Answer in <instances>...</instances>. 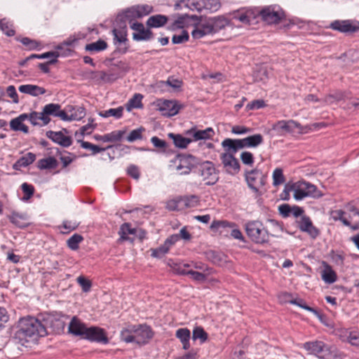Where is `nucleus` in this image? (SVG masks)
<instances>
[{
    "label": "nucleus",
    "mask_w": 359,
    "mask_h": 359,
    "mask_svg": "<svg viewBox=\"0 0 359 359\" xmlns=\"http://www.w3.org/2000/svg\"><path fill=\"white\" fill-rule=\"evenodd\" d=\"M46 334V329L40 320L34 317L27 316L19 320L13 339L16 343L27 346V343L34 341Z\"/></svg>",
    "instance_id": "nucleus-1"
},
{
    "label": "nucleus",
    "mask_w": 359,
    "mask_h": 359,
    "mask_svg": "<svg viewBox=\"0 0 359 359\" xmlns=\"http://www.w3.org/2000/svg\"><path fill=\"white\" fill-rule=\"evenodd\" d=\"M271 224L274 230L269 233L262 222L250 221L245 224V231L248 236L255 243L264 244L269 242V236H278L283 231L282 226L275 220H271Z\"/></svg>",
    "instance_id": "nucleus-2"
},
{
    "label": "nucleus",
    "mask_w": 359,
    "mask_h": 359,
    "mask_svg": "<svg viewBox=\"0 0 359 359\" xmlns=\"http://www.w3.org/2000/svg\"><path fill=\"white\" fill-rule=\"evenodd\" d=\"M189 137H184L180 134L169 133V138L172 139L176 147L184 149L193 141L212 139L215 135V131L212 128L205 130L191 128L186 132Z\"/></svg>",
    "instance_id": "nucleus-3"
},
{
    "label": "nucleus",
    "mask_w": 359,
    "mask_h": 359,
    "mask_svg": "<svg viewBox=\"0 0 359 359\" xmlns=\"http://www.w3.org/2000/svg\"><path fill=\"white\" fill-rule=\"evenodd\" d=\"M304 348L319 358L330 359L337 356L334 348L322 341L306 342L304 344Z\"/></svg>",
    "instance_id": "nucleus-4"
},
{
    "label": "nucleus",
    "mask_w": 359,
    "mask_h": 359,
    "mask_svg": "<svg viewBox=\"0 0 359 359\" xmlns=\"http://www.w3.org/2000/svg\"><path fill=\"white\" fill-rule=\"evenodd\" d=\"M294 187V198L300 201L307 196L320 198L323 194L317 189V187L309 182L303 181L293 183Z\"/></svg>",
    "instance_id": "nucleus-5"
},
{
    "label": "nucleus",
    "mask_w": 359,
    "mask_h": 359,
    "mask_svg": "<svg viewBox=\"0 0 359 359\" xmlns=\"http://www.w3.org/2000/svg\"><path fill=\"white\" fill-rule=\"evenodd\" d=\"M199 175L206 185H214L219 180V174L214 164L205 161L198 168Z\"/></svg>",
    "instance_id": "nucleus-6"
},
{
    "label": "nucleus",
    "mask_w": 359,
    "mask_h": 359,
    "mask_svg": "<svg viewBox=\"0 0 359 359\" xmlns=\"http://www.w3.org/2000/svg\"><path fill=\"white\" fill-rule=\"evenodd\" d=\"M259 15L268 24H276L284 17V13L279 7L270 6L262 8Z\"/></svg>",
    "instance_id": "nucleus-7"
},
{
    "label": "nucleus",
    "mask_w": 359,
    "mask_h": 359,
    "mask_svg": "<svg viewBox=\"0 0 359 359\" xmlns=\"http://www.w3.org/2000/svg\"><path fill=\"white\" fill-rule=\"evenodd\" d=\"M176 169L180 175L189 174L191 169L197 163V159L192 155L183 156L180 155L176 159Z\"/></svg>",
    "instance_id": "nucleus-8"
},
{
    "label": "nucleus",
    "mask_w": 359,
    "mask_h": 359,
    "mask_svg": "<svg viewBox=\"0 0 359 359\" xmlns=\"http://www.w3.org/2000/svg\"><path fill=\"white\" fill-rule=\"evenodd\" d=\"M222 163L225 171L232 175H236L240 171V164L233 154L223 153L220 156Z\"/></svg>",
    "instance_id": "nucleus-9"
},
{
    "label": "nucleus",
    "mask_w": 359,
    "mask_h": 359,
    "mask_svg": "<svg viewBox=\"0 0 359 359\" xmlns=\"http://www.w3.org/2000/svg\"><path fill=\"white\" fill-rule=\"evenodd\" d=\"M135 331L134 333V342L138 344H145L154 336L151 327L147 325H133Z\"/></svg>",
    "instance_id": "nucleus-10"
},
{
    "label": "nucleus",
    "mask_w": 359,
    "mask_h": 359,
    "mask_svg": "<svg viewBox=\"0 0 359 359\" xmlns=\"http://www.w3.org/2000/svg\"><path fill=\"white\" fill-rule=\"evenodd\" d=\"M130 28L136 32L133 34V39L135 41H148L154 36L153 32L149 29H145L141 22H133Z\"/></svg>",
    "instance_id": "nucleus-11"
},
{
    "label": "nucleus",
    "mask_w": 359,
    "mask_h": 359,
    "mask_svg": "<svg viewBox=\"0 0 359 359\" xmlns=\"http://www.w3.org/2000/svg\"><path fill=\"white\" fill-rule=\"evenodd\" d=\"M245 180L248 182L249 187L254 191H258V184L261 186L264 184L263 182L262 173L260 170L255 168L250 171H245Z\"/></svg>",
    "instance_id": "nucleus-12"
},
{
    "label": "nucleus",
    "mask_w": 359,
    "mask_h": 359,
    "mask_svg": "<svg viewBox=\"0 0 359 359\" xmlns=\"http://www.w3.org/2000/svg\"><path fill=\"white\" fill-rule=\"evenodd\" d=\"M83 338L103 344H107L109 341L104 330L97 327H86Z\"/></svg>",
    "instance_id": "nucleus-13"
},
{
    "label": "nucleus",
    "mask_w": 359,
    "mask_h": 359,
    "mask_svg": "<svg viewBox=\"0 0 359 359\" xmlns=\"http://www.w3.org/2000/svg\"><path fill=\"white\" fill-rule=\"evenodd\" d=\"M330 27L343 33H353L359 29V22L353 23L349 20H335Z\"/></svg>",
    "instance_id": "nucleus-14"
},
{
    "label": "nucleus",
    "mask_w": 359,
    "mask_h": 359,
    "mask_svg": "<svg viewBox=\"0 0 359 359\" xmlns=\"http://www.w3.org/2000/svg\"><path fill=\"white\" fill-rule=\"evenodd\" d=\"M300 128L301 125L293 120L279 121L272 126V129L279 135H283L285 133H292L294 129Z\"/></svg>",
    "instance_id": "nucleus-15"
},
{
    "label": "nucleus",
    "mask_w": 359,
    "mask_h": 359,
    "mask_svg": "<svg viewBox=\"0 0 359 359\" xmlns=\"http://www.w3.org/2000/svg\"><path fill=\"white\" fill-rule=\"evenodd\" d=\"M181 108L182 105L179 104L177 101L164 100L159 109L163 116L170 117L176 115Z\"/></svg>",
    "instance_id": "nucleus-16"
},
{
    "label": "nucleus",
    "mask_w": 359,
    "mask_h": 359,
    "mask_svg": "<svg viewBox=\"0 0 359 359\" xmlns=\"http://www.w3.org/2000/svg\"><path fill=\"white\" fill-rule=\"evenodd\" d=\"M298 227L302 231L308 233L313 238H316L319 234V231L313 225L308 216L302 215L301 217L298 221Z\"/></svg>",
    "instance_id": "nucleus-17"
},
{
    "label": "nucleus",
    "mask_w": 359,
    "mask_h": 359,
    "mask_svg": "<svg viewBox=\"0 0 359 359\" xmlns=\"http://www.w3.org/2000/svg\"><path fill=\"white\" fill-rule=\"evenodd\" d=\"M46 136L63 147H68L72 144L71 137L64 135L62 131L54 132L49 130L46 132Z\"/></svg>",
    "instance_id": "nucleus-18"
},
{
    "label": "nucleus",
    "mask_w": 359,
    "mask_h": 359,
    "mask_svg": "<svg viewBox=\"0 0 359 359\" xmlns=\"http://www.w3.org/2000/svg\"><path fill=\"white\" fill-rule=\"evenodd\" d=\"M210 34L213 33L208 19L198 25L191 32V36L196 39H201L203 36Z\"/></svg>",
    "instance_id": "nucleus-19"
},
{
    "label": "nucleus",
    "mask_w": 359,
    "mask_h": 359,
    "mask_svg": "<svg viewBox=\"0 0 359 359\" xmlns=\"http://www.w3.org/2000/svg\"><path fill=\"white\" fill-rule=\"evenodd\" d=\"M140 18L139 13L136 6H133L128 8L121 14L118 15L116 18V22L120 23L126 24V21H128L131 25L133 21L135 19Z\"/></svg>",
    "instance_id": "nucleus-20"
},
{
    "label": "nucleus",
    "mask_w": 359,
    "mask_h": 359,
    "mask_svg": "<svg viewBox=\"0 0 359 359\" xmlns=\"http://www.w3.org/2000/svg\"><path fill=\"white\" fill-rule=\"evenodd\" d=\"M339 336L343 341H347L352 346L359 347V332L356 331L341 330Z\"/></svg>",
    "instance_id": "nucleus-21"
},
{
    "label": "nucleus",
    "mask_w": 359,
    "mask_h": 359,
    "mask_svg": "<svg viewBox=\"0 0 359 359\" xmlns=\"http://www.w3.org/2000/svg\"><path fill=\"white\" fill-rule=\"evenodd\" d=\"M242 148L257 147L263 142V136L261 134H255L241 139Z\"/></svg>",
    "instance_id": "nucleus-22"
},
{
    "label": "nucleus",
    "mask_w": 359,
    "mask_h": 359,
    "mask_svg": "<svg viewBox=\"0 0 359 359\" xmlns=\"http://www.w3.org/2000/svg\"><path fill=\"white\" fill-rule=\"evenodd\" d=\"M168 21V18L163 15L150 16L147 20V26L149 28H157L164 26Z\"/></svg>",
    "instance_id": "nucleus-23"
},
{
    "label": "nucleus",
    "mask_w": 359,
    "mask_h": 359,
    "mask_svg": "<svg viewBox=\"0 0 359 359\" xmlns=\"http://www.w3.org/2000/svg\"><path fill=\"white\" fill-rule=\"evenodd\" d=\"M175 337L180 339L184 350H188L190 348L189 340L191 338V332L188 328L178 329L176 331Z\"/></svg>",
    "instance_id": "nucleus-24"
},
{
    "label": "nucleus",
    "mask_w": 359,
    "mask_h": 359,
    "mask_svg": "<svg viewBox=\"0 0 359 359\" xmlns=\"http://www.w3.org/2000/svg\"><path fill=\"white\" fill-rule=\"evenodd\" d=\"M222 145L227 151L226 153L235 154L238 149H243L241 139L226 138L222 142Z\"/></svg>",
    "instance_id": "nucleus-25"
},
{
    "label": "nucleus",
    "mask_w": 359,
    "mask_h": 359,
    "mask_svg": "<svg viewBox=\"0 0 359 359\" xmlns=\"http://www.w3.org/2000/svg\"><path fill=\"white\" fill-rule=\"evenodd\" d=\"M19 91L32 96L43 95L46 90L45 88L36 85L26 84L19 87Z\"/></svg>",
    "instance_id": "nucleus-26"
},
{
    "label": "nucleus",
    "mask_w": 359,
    "mask_h": 359,
    "mask_svg": "<svg viewBox=\"0 0 359 359\" xmlns=\"http://www.w3.org/2000/svg\"><path fill=\"white\" fill-rule=\"evenodd\" d=\"M86 327L81 323L76 317H74L69 325V332L74 335L83 337Z\"/></svg>",
    "instance_id": "nucleus-27"
},
{
    "label": "nucleus",
    "mask_w": 359,
    "mask_h": 359,
    "mask_svg": "<svg viewBox=\"0 0 359 359\" xmlns=\"http://www.w3.org/2000/svg\"><path fill=\"white\" fill-rule=\"evenodd\" d=\"M208 20L212 29V33L217 32L229 25L228 19L224 16L210 18Z\"/></svg>",
    "instance_id": "nucleus-28"
},
{
    "label": "nucleus",
    "mask_w": 359,
    "mask_h": 359,
    "mask_svg": "<svg viewBox=\"0 0 359 359\" xmlns=\"http://www.w3.org/2000/svg\"><path fill=\"white\" fill-rule=\"evenodd\" d=\"M112 33L114 35V43L117 42L119 43H124L127 41V32H126V25L121 23L120 29L114 28L112 30Z\"/></svg>",
    "instance_id": "nucleus-29"
},
{
    "label": "nucleus",
    "mask_w": 359,
    "mask_h": 359,
    "mask_svg": "<svg viewBox=\"0 0 359 359\" xmlns=\"http://www.w3.org/2000/svg\"><path fill=\"white\" fill-rule=\"evenodd\" d=\"M136 232V229L131 228L130 224L129 223H124L123 224L121 227L120 230L118 231V233L120 235L119 241H130V242L133 241V239H131L128 236V235L131 234L133 235Z\"/></svg>",
    "instance_id": "nucleus-30"
},
{
    "label": "nucleus",
    "mask_w": 359,
    "mask_h": 359,
    "mask_svg": "<svg viewBox=\"0 0 359 359\" xmlns=\"http://www.w3.org/2000/svg\"><path fill=\"white\" fill-rule=\"evenodd\" d=\"M345 212L341 210H337L332 212V217L334 220H340L342 223L347 226H351L353 230L359 229V222L354 225H351V222L344 217Z\"/></svg>",
    "instance_id": "nucleus-31"
},
{
    "label": "nucleus",
    "mask_w": 359,
    "mask_h": 359,
    "mask_svg": "<svg viewBox=\"0 0 359 359\" xmlns=\"http://www.w3.org/2000/svg\"><path fill=\"white\" fill-rule=\"evenodd\" d=\"M135 327L133 325H128L121 332V339L126 343L134 342Z\"/></svg>",
    "instance_id": "nucleus-32"
},
{
    "label": "nucleus",
    "mask_w": 359,
    "mask_h": 359,
    "mask_svg": "<svg viewBox=\"0 0 359 359\" xmlns=\"http://www.w3.org/2000/svg\"><path fill=\"white\" fill-rule=\"evenodd\" d=\"M36 159L34 154L29 152L25 156H22L18 159L16 163L13 165L15 169H18V167H26L32 163Z\"/></svg>",
    "instance_id": "nucleus-33"
},
{
    "label": "nucleus",
    "mask_w": 359,
    "mask_h": 359,
    "mask_svg": "<svg viewBox=\"0 0 359 359\" xmlns=\"http://www.w3.org/2000/svg\"><path fill=\"white\" fill-rule=\"evenodd\" d=\"M57 161L54 157H48L39 160L37 167L41 170L54 169L57 168Z\"/></svg>",
    "instance_id": "nucleus-34"
},
{
    "label": "nucleus",
    "mask_w": 359,
    "mask_h": 359,
    "mask_svg": "<svg viewBox=\"0 0 359 359\" xmlns=\"http://www.w3.org/2000/svg\"><path fill=\"white\" fill-rule=\"evenodd\" d=\"M107 48V43L106 41L102 39L88 43L85 47V50L89 52H100L105 50Z\"/></svg>",
    "instance_id": "nucleus-35"
},
{
    "label": "nucleus",
    "mask_w": 359,
    "mask_h": 359,
    "mask_svg": "<svg viewBox=\"0 0 359 359\" xmlns=\"http://www.w3.org/2000/svg\"><path fill=\"white\" fill-rule=\"evenodd\" d=\"M183 210L196 207L198 204V197L196 196H180Z\"/></svg>",
    "instance_id": "nucleus-36"
},
{
    "label": "nucleus",
    "mask_w": 359,
    "mask_h": 359,
    "mask_svg": "<svg viewBox=\"0 0 359 359\" xmlns=\"http://www.w3.org/2000/svg\"><path fill=\"white\" fill-rule=\"evenodd\" d=\"M177 273L182 275H189L193 280L198 282H203L206 279L205 274L193 270L178 269Z\"/></svg>",
    "instance_id": "nucleus-37"
},
{
    "label": "nucleus",
    "mask_w": 359,
    "mask_h": 359,
    "mask_svg": "<svg viewBox=\"0 0 359 359\" xmlns=\"http://www.w3.org/2000/svg\"><path fill=\"white\" fill-rule=\"evenodd\" d=\"M123 107H119L116 109H109L106 111L99 112V115L104 118H108L109 116H114L116 118H120L123 116Z\"/></svg>",
    "instance_id": "nucleus-38"
},
{
    "label": "nucleus",
    "mask_w": 359,
    "mask_h": 359,
    "mask_svg": "<svg viewBox=\"0 0 359 359\" xmlns=\"http://www.w3.org/2000/svg\"><path fill=\"white\" fill-rule=\"evenodd\" d=\"M79 142L81 143V147L82 148L91 150L92 154L93 155H95L99 152L104 151L106 149H110L112 147V145H109L107 147L103 148V147H100L99 146L95 145L93 144H91L88 142H85L83 140H79Z\"/></svg>",
    "instance_id": "nucleus-39"
},
{
    "label": "nucleus",
    "mask_w": 359,
    "mask_h": 359,
    "mask_svg": "<svg viewBox=\"0 0 359 359\" xmlns=\"http://www.w3.org/2000/svg\"><path fill=\"white\" fill-rule=\"evenodd\" d=\"M208 333L202 327H196L193 330L192 339L194 341L199 339L200 342L203 344L208 339Z\"/></svg>",
    "instance_id": "nucleus-40"
},
{
    "label": "nucleus",
    "mask_w": 359,
    "mask_h": 359,
    "mask_svg": "<svg viewBox=\"0 0 359 359\" xmlns=\"http://www.w3.org/2000/svg\"><path fill=\"white\" fill-rule=\"evenodd\" d=\"M143 96L140 94H135L133 98H131L126 104V109L128 111H130L132 109L142 108V99Z\"/></svg>",
    "instance_id": "nucleus-41"
},
{
    "label": "nucleus",
    "mask_w": 359,
    "mask_h": 359,
    "mask_svg": "<svg viewBox=\"0 0 359 359\" xmlns=\"http://www.w3.org/2000/svg\"><path fill=\"white\" fill-rule=\"evenodd\" d=\"M323 280L327 283H333L337 280L336 273L327 266L323 271L322 274Z\"/></svg>",
    "instance_id": "nucleus-42"
},
{
    "label": "nucleus",
    "mask_w": 359,
    "mask_h": 359,
    "mask_svg": "<svg viewBox=\"0 0 359 359\" xmlns=\"http://www.w3.org/2000/svg\"><path fill=\"white\" fill-rule=\"evenodd\" d=\"M221 4L219 0H204V11L213 13L219 9Z\"/></svg>",
    "instance_id": "nucleus-43"
},
{
    "label": "nucleus",
    "mask_w": 359,
    "mask_h": 359,
    "mask_svg": "<svg viewBox=\"0 0 359 359\" xmlns=\"http://www.w3.org/2000/svg\"><path fill=\"white\" fill-rule=\"evenodd\" d=\"M165 208L170 211L183 210L180 197L168 201L166 203Z\"/></svg>",
    "instance_id": "nucleus-44"
},
{
    "label": "nucleus",
    "mask_w": 359,
    "mask_h": 359,
    "mask_svg": "<svg viewBox=\"0 0 359 359\" xmlns=\"http://www.w3.org/2000/svg\"><path fill=\"white\" fill-rule=\"evenodd\" d=\"M83 240L82 236L75 233L71 236L67 241V246L72 250H76L79 248V244Z\"/></svg>",
    "instance_id": "nucleus-45"
},
{
    "label": "nucleus",
    "mask_w": 359,
    "mask_h": 359,
    "mask_svg": "<svg viewBox=\"0 0 359 359\" xmlns=\"http://www.w3.org/2000/svg\"><path fill=\"white\" fill-rule=\"evenodd\" d=\"M186 6L192 11L202 12L204 11V0H187Z\"/></svg>",
    "instance_id": "nucleus-46"
},
{
    "label": "nucleus",
    "mask_w": 359,
    "mask_h": 359,
    "mask_svg": "<svg viewBox=\"0 0 359 359\" xmlns=\"http://www.w3.org/2000/svg\"><path fill=\"white\" fill-rule=\"evenodd\" d=\"M273 184L277 187L285 182V179L281 168H276L273 172Z\"/></svg>",
    "instance_id": "nucleus-47"
},
{
    "label": "nucleus",
    "mask_w": 359,
    "mask_h": 359,
    "mask_svg": "<svg viewBox=\"0 0 359 359\" xmlns=\"http://www.w3.org/2000/svg\"><path fill=\"white\" fill-rule=\"evenodd\" d=\"M344 94L342 92H336L334 94H330L324 97V102L332 104L344 99Z\"/></svg>",
    "instance_id": "nucleus-48"
},
{
    "label": "nucleus",
    "mask_w": 359,
    "mask_h": 359,
    "mask_svg": "<svg viewBox=\"0 0 359 359\" xmlns=\"http://www.w3.org/2000/svg\"><path fill=\"white\" fill-rule=\"evenodd\" d=\"M61 108L59 104L50 103L44 106L43 111L48 116H57L58 110Z\"/></svg>",
    "instance_id": "nucleus-49"
},
{
    "label": "nucleus",
    "mask_w": 359,
    "mask_h": 359,
    "mask_svg": "<svg viewBox=\"0 0 359 359\" xmlns=\"http://www.w3.org/2000/svg\"><path fill=\"white\" fill-rule=\"evenodd\" d=\"M144 130L145 129L143 127H140L139 128L132 130L126 138L127 141H128L129 142H133L138 140H142V133Z\"/></svg>",
    "instance_id": "nucleus-50"
},
{
    "label": "nucleus",
    "mask_w": 359,
    "mask_h": 359,
    "mask_svg": "<svg viewBox=\"0 0 359 359\" xmlns=\"http://www.w3.org/2000/svg\"><path fill=\"white\" fill-rule=\"evenodd\" d=\"M252 16V13L250 12H245V13H239L237 12L234 13L233 18L239 20L243 24L249 25L250 22V18Z\"/></svg>",
    "instance_id": "nucleus-51"
},
{
    "label": "nucleus",
    "mask_w": 359,
    "mask_h": 359,
    "mask_svg": "<svg viewBox=\"0 0 359 359\" xmlns=\"http://www.w3.org/2000/svg\"><path fill=\"white\" fill-rule=\"evenodd\" d=\"M189 39V35L187 31L183 30L181 34H175L172 36V42L174 44H180L187 42Z\"/></svg>",
    "instance_id": "nucleus-52"
},
{
    "label": "nucleus",
    "mask_w": 359,
    "mask_h": 359,
    "mask_svg": "<svg viewBox=\"0 0 359 359\" xmlns=\"http://www.w3.org/2000/svg\"><path fill=\"white\" fill-rule=\"evenodd\" d=\"M169 250L168 247L163 243V245H161L160 247L155 248V249H151V256L153 257L156 258H161L164 255H165Z\"/></svg>",
    "instance_id": "nucleus-53"
},
{
    "label": "nucleus",
    "mask_w": 359,
    "mask_h": 359,
    "mask_svg": "<svg viewBox=\"0 0 359 359\" xmlns=\"http://www.w3.org/2000/svg\"><path fill=\"white\" fill-rule=\"evenodd\" d=\"M22 190L25 194V196L22 198L23 201H27L34 194V188L32 185L29 184L26 182L23 183L21 186Z\"/></svg>",
    "instance_id": "nucleus-54"
},
{
    "label": "nucleus",
    "mask_w": 359,
    "mask_h": 359,
    "mask_svg": "<svg viewBox=\"0 0 359 359\" xmlns=\"http://www.w3.org/2000/svg\"><path fill=\"white\" fill-rule=\"evenodd\" d=\"M62 54H60L58 51H49V52L44 53L41 55L32 54L29 56V58L45 59V58L52 57V58L57 59Z\"/></svg>",
    "instance_id": "nucleus-55"
},
{
    "label": "nucleus",
    "mask_w": 359,
    "mask_h": 359,
    "mask_svg": "<svg viewBox=\"0 0 359 359\" xmlns=\"http://www.w3.org/2000/svg\"><path fill=\"white\" fill-rule=\"evenodd\" d=\"M0 28L2 32L8 36L15 35V30L13 29L12 25L9 22L4 20L0 22Z\"/></svg>",
    "instance_id": "nucleus-56"
},
{
    "label": "nucleus",
    "mask_w": 359,
    "mask_h": 359,
    "mask_svg": "<svg viewBox=\"0 0 359 359\" xmlns=\"http://www.w3.org/2000/svg\"><path fill=\"white\" fill-rule=\"evenodd\" d=\"M241 160L243 164L252 166L254 163V156L250 151H243L241 154Z\"/></svg>",
    "instance_id": "nucleus-57"
},
{
    "label": "nucleus",
    "mask_w": 359,
    "mask_h": 359,
    "mask_svg": "<svg viewBox=\"0 0 359 359\" xmlns=\"http://www.w3.org/2000/svg\"><path fill=\"white\" fill-rule=\"evenodd\" d=\"M290 303L292 304L297 305L298 306H299L305 310H307L309 311H311V312L313 313L314 314H316V316H318V312L313 308L307 306L305 304V302H304V300L302 299H296L291 300Z\"/></svg>",
    "instance_id": "nucleus-58"
},
{
    "label": "nucleus",
    "mask_w": 359,
    "mask_h": 359,
    "mask_svg": "<svg viewBox=\"0 0 359 359\" xmlns=\"http://www.w3.org/2000/svg\"><path fill=\"white\" fill-rule=\"evenodd\" d=\"M125 133L126 130H114L108 133L109 142H114L121 140Z\"/></svg>",
    "instance_id": "nucleus-59"
},
{
    "label": "nucleus",
    "mask_w": 359,
    "mask_h": 359,
    "mask_svg": "<svg viewBox=\"0 0 359 359\" xmlns=\"http://www.w3.org/2000/svg\"><path fill=\"white\" fill-rule=\"evenodd\" d=\"M76 280L83 292H87L90 290L92 284L89 280L82 276H79Z\"/></svg>",
    "instance_id": "nucleus-60"
},
{
    "label": "nucleus",
    "mask_w": 359,
    "mask_h": 359,
    "mask_svg": "<svg viewBox=\"0 0 359 359\" xmlns=\"http://www.w3.org/2000/svg\"><path fill=\"white\" fill-rule=\"evenodd\" d=\"M80 222L77 219H69L63 222L62 226L69 231L75 230L79 225Z\"/></svg>",
    "instance_id": "nucleus-61"
},
{
    "label": "nucleus",
    "mask_w": 359,
    "mask_h": 359,
    "mask_svg": "<svg viewBox=\"0 0 359 359\" xmlns=\"http://www.w3.org/2000/svg\"><path fill=\"white\" fill-rule=\"evenodd\" d=\"M290 191L294 192V187L293 184H286L285 185L284 190L280 194V198L283 201H289L290 196Z\"/></svg>",
    "instance_id": "nucleus-62"
},
{
    "label": "nucleus",
    "mask_w": 359,
    "mask_h": 359,
    "mask_svg": "<svg viewBox=\"0 0 359 359\" xmlns=\"http://www.w3.org/2000/svg\"><path fill=\"white\" fill-rule=\"evenodd\" d=\"M265 107L264 101L262 100H256L250 103H248L246 106L247 109L252 110V109H258Z\"/></svg>",
    "instance_id": "nucleus-63"
},
{
    "label": "nucleus",
    "mask_w": 359,
    "mask_h": 359,
    "mask_svg": "<svg viewBox=\"0 0 359 359\" xmlns=\"http://www.w3.org/2000/svg\"><path fill=\"white\" fill-rule=\"evenodd\" d=\"M20 42L29 49H36L39 46V43L37 41L28 37L22 38L20 39Z\"/></svg>",
    "instance_id": "nucleus-64"
}]
</instances>
